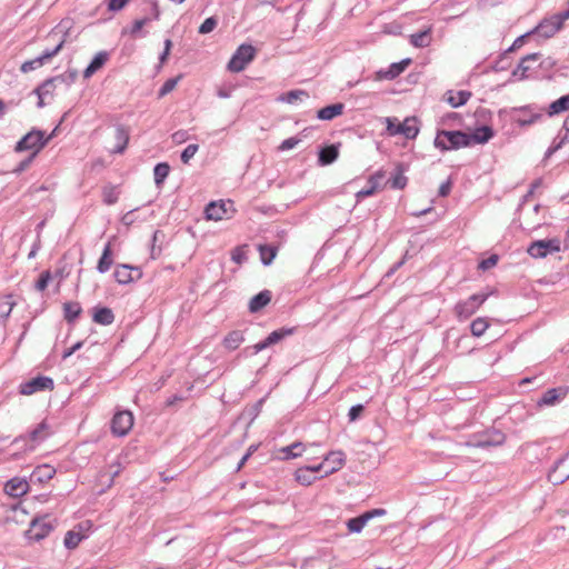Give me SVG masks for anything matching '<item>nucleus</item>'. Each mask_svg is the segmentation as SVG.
<instances>
[{"mask_svg": "<svg viewBox=\"0 0 569 569\" xmlns=\"http://www.w3.org/2000/svg\"><path fill=\"white\" fill-rule=\"evenodd\" d=\"M53 389V379L43 375H38L19 385V393L23 396H31L37 392L51 391Z\"/></svg>", "mask_w": 569, "mask_h": 569, "instance_id": "9b49d317", "label": "nucleus"}, {"mask_svg": "<svg viewBox=\"0 0 569 569\" xmlns=\"http://www.w3.org/2000/svg\"><path fill=\"white\" fill-rule=\"evenodd\" d=\"M566 111H569V93L561 96L557 100L549 103L548 107L543 108V114L546 113L550 118L561 114Z\"/></svg>", "mask_w": 569, "mask_h": 569, "instance_id": "72a5a7b5", "label": "nucleus"}, {"mask_svg": "<svg viewBox=\"0 0 569 569\" xmlns=\"http://www.w3.org/2000/svg\"><path fill=\"white\" fill-rule=\"evenodd\" d=\"M383 121L386 123V133L390 137L398 136V129H399V120L396 117H386L383 118Z\"/></svg>", "mask_w": 569, "mask_h": 569, "instance_id": "052dcab7", "label": "nucleus"}, {"mask_svg": "<svg viewBox=\"0 0 569 569\" xmlns=\"http://www.w3.org/2000/svg\"><path fill=\"white\" fill-rule=\"evenodd\" d=\"M237 209L234 202L231 199L210 201L204 207V218L207 220L219 221L222 219H230L234 216Z\"/></svg>", "mask_w": 569, "mask_h": 569, "instance_id": "423d86ee", "label": "nucleus"}, {"mask_svg": "<svg viewBox=\"0 0 569 569\" xmlns=\"http://www.w3.org/2000/svg\"><path fill=\"white\" fill-rule=\"evenodd\" d=\"M219 23V19L216 16H211L199 26L198 33L200 34H208L212 32Z\"/></svg>", "mask_w": 569, "mask_h": 569, "instance_id": "bf43d9fd", "label": "nucleus"}, {"mask_svg": "<svg viewBox=\"0 0 569 569\" xmlns=\"http://www.w3.org/2000/svg\"><path fill=\"white\" fill-rule=\"evenodd\" d=\"M325 465L328 463V468L325 469L321 477H328L338 470H340L346 463V453L342 450L329 451L323 458Z\"/></svg>", "mask_w": 569, "mask_h": 569, "instance_id": "f3484780", "label": "nucleus"}, {"mask_svg": "<svg viewBox=\"0 0 569 569\" xmlns=\"http://www.w3.org/2000/svg\"><path fill=\"white\" fill-rule=\"evenodd\" d=\"M243 341H244L243 331L236 329V330H231L230 332H228L224 336V338L222 340V346L228 351H234L240 347V345Z\"/></svg>", "mask_w": 569, "mask_h": 569, "instance_id": "58836bf2", "label": "nucleus"}, {"mask_svg": "<svg viewBox=\"0 0 569 569\" xmlns=\"http://www.w3.org/2000/svg\"><path fill=\"white\" fill-rule=\"evenodd\" d=\"M66 43L64 37L53 47L47 48L42 51V53L34 59L27 60L20 66V71L22 73L31 72L47 62H49L52 58L59 54V52L63 49Z\"/></svg>", "mask_w": 569, "mask_h": 569, "instance_id": "9d476101", "label": "nucleus"}, {"mask_svg": "<svg viewBox=\"0 0 569 569\" xmlns=\"http://www.w3.org/2000/svg\"><path fill=\"white\" fill-rule=\"evenodd\" d=\"M345 104L342 102L327 104L317 111V118L322 121H331L335 118L341 116Z\"/></svg>", "mask_w": 569, "mask_h": 569, "instance_id": "2f4dec72", "label": "nucleus"}, {"mask_svg": "<svg viewBox=\"0 0 569 569\" xmlns=\"http://www.w3.org/2000/svg\"><path fill=\"white\" fill-rule=\"evenodd\" d=\"M409 170V164L406 162H397L390 178L387 180L389 187L395 190H403L408 184V178L405 172Z\"/></svg>", "mask_w": 569, "mask_h": 569, "instance_id": "6ab92c4d", "label": "nucleus"}, {"mask_svg": "<svg viewBox=\"0 0 569 569\" xmlns=\"http://www.w3.org/2000/svg\"><path fill=\"white\" fill-rule=\"evenodd\" d=\"M341 143H331L320 147L318 150V164L321 167L332 164L339 157Z\"/></svg>", "mask_w": 569, "mask_h": 569, "instance_id": "4be33fe9", "label": "nucleus"}, {"mask_svg": "<svg viewBox=\"0 0 569 569\" xmlns=\"http://www.w3.org/2000/svg\"><path fill=\"white\" fill-rule=\"evenodd\" d=\"M248 244L237 246L231 251V260L237 264H242L248 260L247 256Z\"/></svg>", "mask_w": 569, "mask_h": 569, "instance_id": "4d7b16f0", "label": "nucleus"}, {"mask_svg": "<svg viewBox=\"0 0 569 569\" xmlns=\"http://www.w3.org/2000/svg\"><path fill=\"white\" fill-rule=\"evenodd\" d=\"M433 146L441 152L469 148L467 131L437 129Z\"/></svg>", "mask_w": 569, "mask_h": 569, "instance_id": "20e7f679", "label": "nucleus"}, {"mask_svg": "<svg viewBox=\"0 0 569 569\" xmlns=\"http://www.w3.org/2000/svg\"><path fill=\"white\" fill-rule=\"evenodd\" d=\"M568 457L569 450L555 462L552 469L548 472V480L553 485H561L569 479V471L565 475H557V469L567 460Z\"/></svg>", "mask_w": 569, "mask_h": 569, "instance_id": "37998d69", "label": "nucleus"}, {"mask_svg": "<svg viewBox=\"0 0 569 569\" xmlns=\"http://www.w3.org/2000/svg\"><path fill=\"white\" fill-rule=\"evenodd\" d=\"M256 48L250 43H241L231 56L227 69L231 72H241L254 59Z\"/></svg>", "mask_w": 569, "mask_h": 569, "instance_id": "39448f33", "label": "nucleus"}, {"mask_svg": "<svg viewBox=\"0 0 569 569\" xmlns=\"http://www.w3.org/2000/svg\"><path fill=\"white\" fill-rule=\"evenodd\" d=\"M199 149V144H196V143H191V144H188L181 152L180 154V159L181 161L187 164L191 158H193V156L196 154V152L198 151Z\"/></svg>", "mask_w": 569, "mask_h": 569, "instance_id": "338daca9", "label": "nucleus"}, {"mask_svg": "<svg viewBox=\"0 0 569 569\" xmlns=\"http://www.w3.org/2000/svg\"><path fill=\"white\" fill-rule=\"evenodd\" d=\"M143 272L140 267L128 263H118L116 266L113 278L119 284H129L142 278Z\"/></svg>", "mask_w": 569, "mask_h": 569, "instance_id": "ddd939ff", "label": "nucleus"}, {"mask_svg": "<svg viewBox=\"0 0 569 569\" xmlns=\"http://www.w3.org/2000/svg\"><path fill=\"white\" fill-rule=\"evenodd\" d=\"M110 58V54L108 51H99L97 52L89 64L83 70V78L90 79L96 72H98L100 69L104 67V64L108 62Z\"/></svg>", "mask_w": 569, "mask_h": 569, "instance_id": "c756f323", "label": "nucleus"}, {"mask_svg": "<svg viewBox=\"0 0 569 569\" xmlns=\"http://www.w3.org/2000/svg\"><path fill=\"white\" fill-rule=\"evenodd\" d=\"M30 490V483L26 478L14 477L8 480L4 485V491L11 497H21L28 493Z\"/></svg>", "mask_w": 569, "mask_h": 569, "instance_id": "a878e982", "label": "nucleus"}, {"mask_svg": "<svg viewBox=\"0 0 569 569\" xmlns=\"http://www.w3.org/2000/svg\"><path fill=\"white\" fill-rule=\"evenodd\" d=\"M47 518H49L48 513L37 516L31 520L29 529L26 531L28 540L39 542L49 536L54 526L50 521H44Z\"/></svg>", "mask_w": 569, "mask_h": 569, "instance_id": "f8f14e48", "label": "nucleus"}, {"mask_svg": "<svg viewBox=\"0 0 569 569\" xmlns=\"http://www.w3.org/2000/svg\"><path fill=\"white\" fill-rule=\"evenodd\" d=\"M472 93L468 90H460L455 92L453 90H448L445 93L446 102L452 108H459L465 106L468 100L471 98Z\"/></svg>", "mask_w": 569, "mask_h": 569, "instance_id": "c9c22d12", "label": "nucleus"}, {"mask_svg": "<svg viewBox=\"0 0 569 569\" xmlns=\"http://www.w3.org/2000/svg\"><path fill=\"white\" fill-rule=\"evenodd\" d=\"M302 97L308 98L309 97L308 92L302 89H295V90H290V91L282 93L278 98V100L281 102L292 104V103L297 102L298 100H300Z\"/></svg>", "mask_w": 569, "mask_h": 569, "instance_id": "864d4df0", "label": "nucleus"}, {"mask_svg": "<svg viewBox=\"0 0 569 569\" xmlns=\"http://www.w3.org/2000/svg\"><path fill=\"white\" fill-rule=\"evenodd\" d=\"M419 131V119L415 116L407 117L403 122H399L398 136L412 140L417 138Z\"/></svg>", "mask_w": 569, "mask_h": 569, "instance_id": "c85d7f7f", "label": "nucleus"}, {"mask_svg": "<svg viewBox=\"0 0 569 569\" xmlns=\"http://www.w3.org/2000/svg\"><path fill=\"white\" fill-rule=\"evenodd\" d=\"M49 429L50 426L47 420H42L27 433L16 437L11 441V446H18L20 442H23V447H21V451L11 453L10 459L20 460L24 453L33 451L39 443L44 441L50 436Z\"/></svg>", "mask_w": 569, "mask_h": 569, "instance_id": "f03ea898", "label": "nucleus"}, {"mask_svg": "<svg viewBox=\"0 0 569 569\" xmlns=\"http://www.w3.org/2000/svg\"><path fill=\"white\" fill-rule=\"evenodd\" d=\"M559 30L560 26L552 19V16L543 18L535 28L531 29L535 36L549 39L552 38Z\"/></svg>", "mask_w": 569, "mask_h": 569, "instance_id": "a211bd4d", "label": "nucleus"}, {"mask_svg": "<svg viewBox=\"0 0 569 569\" xmlns=\"http://www.w3.org/2000/svg\"><path fill=\"white\" fill-rule=\"evenodd\" d=\"M561 250V241L559 238L541 239L532 241L527 253L535 259H543L548 254L559 252Z\"/></svg>", "mask_w": 569, "mask_h": 569, "instance_id": "6e6552de", "label": "nucleus"}, {"mask_svg": "<svg viewBox=\"0 0 569 569\" xmlns=\"http://www.w3.org/2000/svg\"><path fill=\"white\" fill-rule=\"evenodd\" d=\"M432 26H428L423 30H420L416 33H412L409 37V42L415 48H426L429 47L432 40Z\"/></svg>", "mask_w": 569, "mask_h": 569, "instance_id": "e433bc0d", "label": "nucleus"}, {"mask_svg": "<svg viewBox=\"0 0 569 569\" xmlns=\"http://www.w3.org/2000/svg\"><path fill=\"white\" fill-rule=\"evenodd\" d=\"M78 78V71L77 69H68L66 72L61 73V74H58V76H53V77H49L47 78L44 81H42L39 86H38V92L40 90H42L44 87H52V88H56V82L59 81V82H62V83H66L68 87L71 86L72 83L76 82Z\"/></svg>", "mask_w": 569, "mask_h": 569, "instance_id": "412c9836", "label": "nucleus"}, {"mask_svg": "<svg viewBox=\"0 0 569 569\" xmlns=\"http://www.w3.org/2000/svg\"><path fill=\"white\" fill-rule=\"evenodd\" d=\"M412 63V59L411 58H405L402 60H400L399 62H393L391 63L388 69L383 70H379L377 72V78L378 79H388V80H393L396 78H398L402 72H405V70Z\"/></svg>", "mask_w": 569, "mask_h": 569, "instance_id": "aec40b11", "label": "nucleus"}, {"mask_svg": "<svg viewBox=\"0 0 569 569\" xmlns=\"http://www.w3.org/2000/svg\"><path fill=\"white\" fill-rule=\"evenodd\" d=\"M56 88L52 87H44L42 90L38 93V87H36L32 91L33 94L38 97L37 107L39 109L43 108L46 106L44 97L46 96H53V91Z\"/></svg>", "mask_w": 569, "mask_h": 569, "instance_id": "e2e57ef3", "label": "nucleus"}, {"mask_svg": "<svg viewBox=\"0 0 569 569\" xmlns=\"http://www.w3.org/2000/svg\"><path fill=\"white\" fill-rule=\"evenodd\" d=\"M261 263L266 267L270 266L277 257L279 247L276 244H258Z\"/></svg>", "mask_w": 569, "mask_h": 569, "instance_id": "ea45409f", "label": "nucleus"}, {"mask_svg": "<svg viewBox=\"0 0 569 569\" xmlns=\"http://www.w3.org/2000/svg\"><path fill=\"white\" fill-rule=\"evenodd\" d=\"M183 74L180 73L174 78H169L164 81V83L161 86L157 93V98L161 99L166 97L168 93H170L178 84V82L182 79Z\"/></svg>", "mask_w": 569, "mask_h": 569, "instance_id": "6e6d98bb", "label": "nucleus"}, {"mask_svg": "<svg viewBox=\"0 0 569 569\" xmlns=\"http://www.w3.org/2000/svg\"><path fill=\"white\" fill-rule=\"evenodd\" d=\"M298 331V327H281L270 332L264 339H262L266 348H270L274 345L280 343L286 338L293 336Z\"/></svg>", "mask_w": 569, "mask_h": 569, "instance_id": "bb28decb", "label": "nucleus"}, {"mask_svg": "<svg viewBox=\"0 0 569 569\" xmlns=\"http://www.w3.org/2000/svg\"><path fill=\"white\" fill-rule=\"evenodd\" d=\"M367 523H368V519H367V516H365L363 513H361L357 517L350 518L346 522L347 528H348L349 532H351V533H360Z\"/></svg>", "mask_w": 569, "mask_h": 569, "instance_id": "8fccbe9b", "label": "nucleus"}, {"mask_svg": "<svg viewBox=\"0 0 569 569\" xmlns=\"http://www.w3.org/2000/svg\"><path fill=\"white\" fill-rule=\"evenodd\" d=\"M68 253H63V256L58 260V267L52 274L54 278H58L60 281L67 279L71 272V266L67 262Z\"/></svg>", "mask_w": 569, "mask_h": 569, "instance_id": "603ef678", "label": "nucleus"}, {"mask_svg": "<svg viewBox=\"0 0 569 569\" xmlns=\"http://www.w3.org/2000/svg\"><path fill=\"white\" fill-rule=\"evenodd\" d=\"M321 478V476L311 475V472L307 468L300 467L295 471V480L301 486H310L316 480Z\"/></svg>", "mask_w": 569, "mask_h": 569, "instance_id": "49530a36", "label": "nucleus"}, {"mask_svg": "<svg viewBox=\"0 0 569 569\" xmlns=\"http://www.w3.org/2000/svg\"><path fill=\"white\" fill-rule=\"evenodd\" d=\"M56 472H57L56 468L52 467L51 465H48V463L39 465L31 472L30 482L44 485L54 477Z\"/></svg>", "mask_w": 569, "mask_h": 569, "instance_id": "393cba45", "label": "nucleus"}, {"mask_svg": "<svg viewBox=\"0 0 569 569\" xmlns=\"http://www.w3.org/2000/svg\"><path fill=\"white\" fill-rule=\"evenodd\" d=\"M164 237H166V234L162 230L157 229L153 231L152 238H151V247H150V258L152 260L160 257V254L162 252V248H161V246H158V242H162Z\"/></svg>", "mask_w": 569, "mask_h": 569, "instance_id": "de8ad7c7", "label": "nucleus"}, {"mask_svg": "<svg viewBox=\"0 0 569 569\" xmlns=\"http://www.w3.org/2000/svg\"><path fill=\"white\" fill-rule=\"evenodd\" d=\"M385 176L386 171L383 169H379L375 173L370 174L367 180V187L355 194L356 203H360L363 199L372 197L378 190L382 189L380 181Z\"/></svg>", "mask_w": 569, "mask_h": 569, "instance_id": "4468645a", "label": "nucleus"}, {"mask_svg": "<svg viewBox=\"0 0 569 569\" xmlns=\"http://www.w3.org/2000/svg\"><path fill=\"white\" fill-rule=\"evenodd\" d=\"M120 193L119 184L107 183L101 190L102 202L107 206H112L118 202Z\"/></svg>", "mask_w": 569, "mask_h": 569, "instance_id": "a19ab883", "label": "nucleus"}, {"mask_svg": "<svg viewBox=\"0 0 569 569\" xmlns=\"http://www.w3.org/2000/svg\"><path fill=\"white\" fill-rule=\"evenodd\" d=\"M114 139L117 141L112 152L113 153H123L128 147L130 139V129L128 126L122 123H117L114 126Z\"/></svg>", "mask_w": 569, "mask_h": 569, "instance_id": "cd10ccee", "label": "nucleus"}, {"mask_svg": "<svg viewBox=\"0 0 569 569\" xmlns=\"http://www.w3.org/2000/svg\"><path fill=\"white\" fill-rule=\"evenodd\" d=\"M272 300V292L269 289H263L254 295L248 303V311L252 315L259 313L263 310Z\"/></svg>", "mask_w": 569, "mask_h": 569, "instance_id": "5701e85b", "label": "nucleus"}, {"mask_svg": "<svg viewBox=\"0 0 569 569\" xmlns=\"http://www.w3.org/2000/svg\"><path fill=\"white\" fill-rule=\"evenodd\" d=\"M161 16L160 8L154 3L153 6V17H142L141 19H137L133 21L129 33L132 38H137L139 36L144 37L147 32H142V28L150 23L151 21L159 20Z\"/></svg>", "mask_w": 569, "mask_h": 569, "instance_id": "7c9ffc66", "label": "nucleus"}, {"mask_svg": "<svg viewBox=\"0 0 569 569\" xmlns=\"http://www.w3.org/2000/svg\"><path fill=\"white\" fill-rule=\"evenodd\" d=\"M133 423L134 417L130 410H117L110 422L111 433L114 437H124L131 431Z\"/></svg>", "mask_w": 569, "mask_h": 569, "instance_id": "1a4fd4ad", "label": "nucleus"}, {"mask_svg": "<svg viewBox=\"0 0 569 569\" xmlns=\"http://www.w3.org/2000/svg\"><path fill=\"white\" fill-rule=\"evenodd\" d=\"M43 130L32 128L29 132L21 137L14 146L16 152L31 151L38 154L44 147L46 141L42 140Z\"/></svg>", "mask_w": 569, "mask_h": 569, "instance_id": "0eeeda50", "label": "nucleus"}, {"mask_svg": "<svg viewBox=\"0 0 569 569\" xmlns=\"http://www.w3.org/2000/svg\"><path fill=\"white\" fill-rule=\"evenodd\" d=\"M511 58L510 53H507V50H505L496 60L495 62L489 67L490 70L495 72L506 71L511 67Z\"/></svg>", "mask_w": 569, "mask_h": 569, "instance_id": "3c124183", "label": "nucleus"}, {"mask_svg": "<svg viewBox=\"0 0 569 569\" xmlns=\"http://www.w3.org/2000/svg\"><path fill=\"white\" fill-rule=\"evenodd\" d=\"M493 295H498L497 289H488L487 291H480L468 297V301L478 310L485 301Z\"/></svg>", "mask_w": 569, "mask_h": 569, "instance_id": "09e8293b", "label": "nucleus"}, {"mask_svg": "<svg viewBox=\"0 0 569 569\" xmlns=\"http://www.w3.org/2000/svg\"><path fill=\"white\" fill-rule=\"evenodd\" d=\"M498 261H499V256L497 253H492L488 258L479 261L478 269L481 271H487V270L496 267Z\"/></svg>", "mask_w": 569, "mask_h": 569, "instance_id": "69168bd1", "label": "nucleus"}, {"mask_svg": "<svg viewBox=\"0 0 569 569\" xmlns=\"http://www.w3.org/2000/svg\"><path fill=\"white\" fill-rule=\"evenodd\" d=\"M52 272L49 269L42 271L34 282V289L41 292L44 291L48 288L49 282L52 280Z\"/></svg>", "mask_w": 569, "mask_h": 569, "instance_id": "13d9d810", "label": "nucleus"}, {"mask_svg": "<svg viewBox=\"0 0 569 569\" xmlns=\"http://www.w3.org/2000/svg\"><path fill=\"white\" fill-rule=\"evenodd\" d=\"M84 538L86 536L80 532L70 530L64 536L63 545L67 549L72 550L76 549Z\"/></svg>", "mask_w": 569, "mask_h": 569, "instance_id": "5fc2aeb1", "label": "nucleus"}, {"mask_svg": "<svg viewBox=\"0 0 569 569\" xmlns=\"http://www.w3.org/2000/svg\"><path fill=\"white\" fill-rule=\"evenodd\" d=\"M498 118L501 121L509 120L520 128H526L542 120L543 108L536 103H529L521 107H513L510 109H500Z\"/></svg>", "mask_w": 569, "mask_h": 569, "instance_id": "f257e3e1", "label": "nucleus"}, {"mask_svg": "<svg viewBox=\"0 0 569 569\" xmlns=\"http://www.w3.org/2000/svg\"><path fill=\"white\" fill-rule=\"evenodd\" d=\"M36 157H37L36 152H31L26 159L21 160L18 163V166L12 170V172L16 174L22 173L30 167V164L32 163V161L34 160Z\"/></svg>", "mask_w": 569, "mask_h": 569, "instance_id": "774afa93", "label": "nucleus"}, {"mask_svg": "<svg viewBox=\"0 0 569 569\" xmlns=\"http://www.w3.org/2000/svg\"><path fill=\"white\" fill-rule=\"evenodd\" d=\"M535 36L531 30L527 31L526 33L517 37L512 44L507 49V53H511L518 49H520L528 40V38Z\"/></svg>", "mask_w": 569, "mask_h": 569, "instance_id": "0e129e2a", "label": "nucleus"}, {"mask_svg": "<svg viewBox=\"0 0 569 569\" xmlns=\"http://www.w3.org/2000/svg\"><path fill=\"white\" fill-rule=\"evenodd\" d=\"M569 392L568 386H559L546 390L541 397L537 400L538 407L555 406L560 402Z\"/></svg>", "mask_w": 569, "mask_h": 569, "instance_id": "2eb2a0df", "label": "nucleus"}, {"mask_svg": "<svg viewBox=\"0 0 569 569\" xmlns=\"http://www.w3.org/2000/svg\"><path fill=\"white\" fill-rule=\"evenodd\" d=\"M63 319L68 325L74 326L77 319L81 316L83 309L78 301H67L62 305Z\"/></svg>", "mask_w": 569, "mask_h": 569, "instance_id": "f704fd0d", "label": "nucleus"}, {"mask_svg": "<svg viewBox=\"0 0 569 569\" xmlns=\"http://www.w3.org/2000/svg\"><path fill=\"white\" fill-rule=\"evenodd\" d=\"M366 411V406L362 403H357L352 407H350L348 411V421L349 422H356L359 420Z\"/></svg>", "mask_w": 569, "mask_h": 569, "instance_id": "680f3d73", "label": "nucleus"}, {"mask_svg": "<svg viewBox=\"0 0 569 569\" xmlns=\"http://www.w3.org/2000/svg\"><path fill=\"white\" fill-rule=\"evenodd\" d=\"M306 449V445L301 441H295L293 443L282 447L279 449V452L283 456L282 460H291L302 456V452Z\"/></svg>", "mask_w": 569, "mask_h": 569, "instance_id": "79ce46f5", "label": "nucleus"}, {"mask_svg": "<svg viewBox=\"0 0 569 569\" xmlns=\"http://www.w3.org/2000/svg\"><path fill=\"white\" fill-rule=\"evenodd\" d=\"M170 173V166L168 162H158L153 168L154 184L161 188Z\"/></svg>", "mask_w": 569, "mask_h": 569, "instance_id": "a18cd8bd", "label": "nucleus"}, {"mask_svg": "<svg viewBox=\"0 0 569 569\" xmlns=\"http://www.w3.org/2000/svg\"><path fill=\"white\" fill-rule=\"evenodd\" d=\"M489 327L490 319L488 317H478L473 319L469 325L471 336L475 338L482 337Z\"/></svg>", "mask_w": 569, "mask_h": 569, "instance_id": "c03bdc74", "label": "nucleus"}, {"mask_svg": "<svg viewBox=\"0 0 569 569\" xmlns=\"http://www.w3.org/2000/svg\"><path fill=\"white\" fill-rule=\"evenodd\" d=\"M496 136V131L491 126L481 124L473 131L467 132L469 147L476 144H485Z\"/></svg>", "mask_w": 569, "mask_h": 569, "instance_id": "dca6fc26", "label": "nucleus"}, {"mask_svg": "<svg viewBox=\"0 0 569 569\" xmlns=\"http://www.w3.org/2000/svg\"><path fill=\"white\" fill-rule=\"evenodd\" d=\"M506 433L495 427H488L468 435L465 446L468 448L490 449L505 445Z\"/></svg>", "mask_w": 569, "mask_h": 569, "instance_id": "7ed1b4c3", "label": "nucleus"}, {"mask_svg": "<svg viewBox=\"0 0 569 569\" xmlns=\"http://www.w3.org/2000/svg\"><path fill=\"white\" fill-rule=\"evenodd\" d=\"M112 264H113V249H112L111 241H108L102 249V253L97 262L96 269L99 273H106L110 270Z\"/></svg>", "mask_w": 569, "mask_h": 569, "instance_id": "473e14b6", "label": "nucleus"}, {"mask_svg": "<svg viewBox=\"0 0 569 569\" xmlns=\"http://www.w3.org/2000/svg\"><path fill=\"white\" fill-rule=\"evenodd\" d=\"M92 321L100 326H110L114 322L116 316L111 308L97 305L91 308Z\"/></svg>", "mask_w": 569, "mask_h": 569, "instance_id": "b1692460", "label": "nucleus"}, {"mask_svg": "<svg viewBox=\"0 0 569 569\" xmlns=\"http://www.w3.org/2000/svg\"><path fill=\"white\" fill-rule=\"evenodd\" d=\"M477 309L468 301V299L459 300L453 307V315L459 321H465L472 317Z\"/></svg>", "mask_w": 569, "mask_h": 569, "instance_id": "4c0bfd02", "label": "nucleus"}]
</instances>
